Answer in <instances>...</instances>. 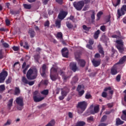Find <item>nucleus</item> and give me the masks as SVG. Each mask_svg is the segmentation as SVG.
I'll return each instance as SVG.
<instances>
[{
  "mask_svg": "<svg viewBox=\"0 0 126 126\" xmlns=\"http://www.w3.org/2000/svg\"><path fill=\"white\" fill-rule=\"evenodd\" d=\"M38 76V70L35 67L29 69L27 73L28 79H36Z\"/></svg>",
  "mask_w": 126,
  "mask_h": 126,
  "instance_id": "1",
  "label": "nucleus"
},
{
  "mask_svg": "<svg viewBox=\"0 0 126 126\" xmlns=\"http://www.w3.org/2000/svg\"><path fill=\"white\" fill-rule=\"evenodd\" d=\"M87 106H88V104L85 101L79 102L76 106L78 114H82L86 110Z\"/></svg>",
  "mask_w": 126,
  "mask_h": 126,
  "instance_id": "2",
  "label": "nucleus"
},
{
  "mask_svg": "<svg viewBox=\"0 0 126 126\" xmlns=\"http://www.w3.org/2000/svg\"><path fill=\"white\" fill-rule=\"evenodd\" d=\"M32 98L36 103L41 102L45 99V97L41 96V94L39 93V91H35L32 93Z\"/></svg>",
  "mask_w": 126,
  "mask_h": 126,
  "instance_id": "3",
  "label": "nucleus"
},
{
  "mask_svg": "<svg viewBox=\"0 0 126 126\" xmlns=\"http://www.w3.org/2000/svg\"><path fill=\"white\" fill-rule=\"evenodd\" d=\"M73 5L76 10L80 11V10L83 8V6H84V1L81 0L78 1H74Z\"/></svg>",
  "mask_w": 126,
  "mask_h": 126,
  "instance_id": "4",
  "label": "nucleus"
},
{
  "mask_svg": "<svg viewBox=\"0 0 126 126\" xmlns=\"http://www.w3.org/2000/svg\"><path fill=\"white\" fill-rule=\"evenodd\" d=\"M61 90V96L59 97V99L60 100V101H63L66 96L67 95V94H68L69 90H68V89L67 88H64L63 89L62 88Z\"/></svg>",
  "mask_w": 126,
  "mask_h": 126,
  "instance_id": "5",
  "label": "nucleus"
},
{
  "mask_svg": "<svg viewBox=\"0 0 126 126\" xmlns=\"http://www.w3.org/2000/svg\"><path fill=\"white\" fill-rule=\"evenodd\" d=\"M126 11V5H123L121 8L118 9L117 10V14L118 15V18H120V16H123V15H125Z\"/></svg>",
  "mask_w": 126,
  "mask_h": 126,
  "instance_id": "6",
  "label": "nucleus"
},
{
  "mask_svg": "<svg viewBox=\"0 0 126 126\" xmlns=\"http://www.w3.org/2000/svg\"><path fill=\"white\" fill-rule=\"evenodd\" d=\"M70 69L72 70L73 72H75L77 71V70H79L78 67H77V63L75 62L71 63L69 65Z\"/></svg>",
  "mask_w": 126,
  "mask_h": 126,
  "instance_id": "7",
  "label": "nucleus"
},
{
  "mask_svg": "<svg viewBox=\"0 0 126 126\" xmlns=\"http://www.w3.org/2000/svg\"><path fill=\"white\" fill-rule=\"evenodd\" d=\"M66 15H67V12L63 10L61 11L58 15V18L61 20H63V19H64V18H65Z\"/></svg>",
  "mask_w": 126,
  "mask_h": 126,
  "instance_id": "8",
  "label": "nucleus"
},
{
  "mask_svg": "<svg viewBox=\"0 0 126 126\" xmlns=\"http://www.w3.org/2000/svg\"><path fill=\"white\" fill-rule=\"evenodd\" d=\"M16 103L20 106V107H23L24 106V102L23 101V98L22 97H17L16 99Z\"/></svg>",
  "mask_w": 126,
  "mask_h": 126,
  "instance_id": "9",
  "label": "nucleus"
},
{
  "mask_svg": "<svg viewBox=\"0 0 126 126\" xmlns=\"http://www.w3.org/2000/svg\"><path fill=\"white\" fill-rule=\"evenodd\" d=\"M92 62L94 67H98L101 64V59L96 60L93 59Z\"/></svg>",
  "mask_w": 126,
  "mask_h": 126,
  "instance_id": "10",
  "label": "nucleus"
},
{
  "mask_svg": "<svg viewBox=\"0 0 126 126\" xmlns=\"http://www.w3.org/2000/svg\"><path fill=\"white\" fill-rule=\"evenodd\" d=\"M62 54L63 57V58H68V49H67V48L64 47L63 48L62 51Z\"/></svg>",
  "mask_w": 126,
  "mask_h": 126,
  "instance_id": "11",
  "label": "nucleus"
},
{
  "mask_svg": "<svg viewBox=\"0 0 126 126\" xmlns=\"http://www.w3.org/2000/svg\"><path fill=\"white\" fill-rule=\"evenodd\" d=\"M8 75V73L7 71L3 70L1 73H0V79H5Z\"/></svg>",
  "mask_w": 126,
  "mask_h": 126,
  "instance_id": "12",
  "label": "nucleus"
},
{
  "mask_svg": "<svg viewBox=\"0 0 126 126\" xmlns=\"http://www.w3.org/2000/svg\"><path fill=\"white\" fill-rule=\"evenodd\" d=\"M57 72V69L55 67H52L51 69V74H50V78L51 79H60L61 78L58 77L53 74H52V72Z\"/></svg>",
  "mask_w": 126,
  "mask_h": 126,
  "instance_id": "13",
  "label": "nucleus"
},
{
  "mask_svg": "<svg viewBox=\"0 0 126 126\" xmlns=\"http://www.w3.org/2000/svg\"><path fill=\"white\" fill-rule=\"evenodd\" d=\"M42 72H40V74L42 77H46V70H47V65L45 64H43L42 67Z\"/></svg>",
  "mask_w": 126,
  "mask_h": 126,
  "instance_id": "14",
  "label": "nucleus"
},
{
  "mask_svg": "<svg viewBox=\"0 0 126 126\" xmlns=\"http://www.w3.org/2000/svg\"><path fill=\"white\" fill-rule=\"evenodd\" d=\"M126 62V56H124L122 58H121L120 60L119 61L116 63L115 64L116 65L118 66L119 64H124Z\"/></svg>",
  "mask_w": 126,
  "mask_h": 126,
  "instance_id": "15",
  "label": "nucleus"
},
{
  "mask_svg": "<svg viewBox=\"0 0 126 126\" xmlns=\"http://www.w3.org/2000/svg\"><path fill=\"white\" fill-rule=\"evenodd\" d=\"M118 67V65L116 64L113 66V67L111 69V73L112 75H116L118 73V71L117 70Z\"/></svg>",
  "mask_w": 126,
  "mask_h": 126,
  "instance_id": "16",
  "label": "nucleus"
},
{
  "mask_svg": "<svg viewBox=\"0 0 126 126\" xmlns=\"http://www.w3.org/2000/svg\"><path fill=\"white\" fill-rule=\"evenodd\" d=\"M28 34L30 35L31 38H34L36 35V32L35 31L32 29H30L28 31Z\"/></svg>",
  "mask_w": 126,
  "mask_h": 126,
  "instance_id": "17",
  "label": "nucleus"
},
{
  "mask_svg": "<svg viewBox=\"0 0 126 126\" xmlns=\"http://www.w3.org/2000/svg\"><path fill=\"white\" fill-rule=\"evenodd\" d=\"M78 64H79L81 67H84L86 64V62H85L84 60L80 59L78 60Z\"/></svg>",
  "mask_w": 126,
  "mask_h": 126,
  "instance_id": "18",
  "label": "nucleus"
},
{
  "mask_svg": "<svg viewBox=\"0 0 126 126\" xmlns=\"http://www.w3.org/2000/svg\"><path fill=\"white\" fill-rule=\"evenodd\" d=\"M99 105L95 106L94 108V110L91 111V114L92 115H94V114H96L97 113L99 112Z\"/></svg>",
  "mask_w": 126,
  "mask_h": 126,
  "instance_id": "19",
  "label": "nucleus"
},
{
  "mask_svg": "<svg viewBox=\"0 0 126 126\" xmlns=\"http://www.w3.org/2000/svg\"><path fill=\"white\" fill-rule=\"evenodd\" d=\"M13 104V98H11L9 100L8 102L7 103V108L8 110L11 109V107Z\"/></svg>",
  "mask_w": 126,
  "mask_h": 126,
  "instance_id": "20",
  "label": "nucleus"
},
{
  "mask_svg": "<svg viewBox=\"0 0 126 126\" xmlns=\"http://www.w3.org/2000/svg\"><path fill=\"white\" fill-rule=\"evenodd\" d=\"M98 52L99 54H101V55L103 56V57H104L105 52H104V50L103 49V47H102V46L98 45Z\"/></svg>",
  "mask_w": 126,
  "mask_h": 126,
  "instance_id": "21",
  "label": "nucleus"
},
{
  "mask_svg": "<svg viewBox=\"0 0 126 126\" xmlns=\"http://www.w3.org/2000/svg\"><path fill=\"white\" fill-rule=\"evenodd\" d=\"M117 48L118 51L120 52V53H121V54L124 53V45H117Z\"/></svg>",
  "mask_w": 126,
  "mask_h": 126,
  "instance_id": "22",
  "label": "nucleus"
},
{
  "mask_svg": "<svg viewBox=\"0 0 126 126\" xmlns=\"http://www.w3.org/2000/svg\"><path fill=\"white\" fill-rule=\"evenodd\" d=\"M122 113L123 114L121 116V119H122L123 121H125V122H126V110H123Z\"/></svg>",
  "mask_w": 126,
  "mask_h": 126,
  "instance_id": "23",
  "label": "nucleus"
},
{
  "mask_svg": "<svg viewBox=\"0 0 126 126\" xmlns=\"http://www.w3.org/2000/svg\"><path fill=\"white\" fill-rule=\"evenodd\" d=\"M124 123H125V122L121 120L119 118L116 119V124L117 126H121V125H123Z\"/></svg>",
  "mask_w": 126,
  "mask_h": 126,
  "instance_id": "24",
  "label": "nucleus"
},
{
  "mask_svg": "<svg viewBox=\"0 0 126 126\" xmlns=\"http://www.w3.org/2000/svg\"><path fill=\"white\" fill-rule=\"evenodd\" d=\"M100 34V30H98L96 32H95L94 34V39H98L99 37V35Z\"/></svg>",
  "mask_w": 126,
  "mask_h": 126,
  "instance_id": "25",
  "label": "nucleus"
},
{
  "mask_svg": "<svg viewBox=\"0 0 126 126\" xmlns=\"http://www.w3.org/2000/svg\"><path fill=\"white\" fill-rule=\"evenodd\" d=\"M56 125V121L55 120L53 119L49 122V123L45 126H54Z\"/></svg>",
  "mask_w": 126,
  "mask_h": 126,
  "instance_id": "26",
  "label": "nucleus"
},
{
  "mask_svg": "<svg viewBox=\"0 0 126 126\" xmlns=\"http://www.w3.org/2000/svg\"><path fill=\"white\" fill-rule=\"evenodd\" d=\"M20 94V89L19 87L15 88L14 95H19Z\"/></svg>",
  "mask_w": 126,
  "mask_h": 126,
  "instance_id": "27",
  "label": "nucleus"
},
{
  "mask_svg": "<svg viewBox=\"0 0 126 126\" xmlns=\"http://www.w3.org/2000/svg\"><path fill=\"white\" fill-rule=\"evenodd\" d=\"M23 6L25 9H31L32 5L28 4H23Z\"/></svg>",
  "mask_w": 126,
  "mask_h": 126,
  "instance_id": "28",
  "label": "nucleus"
},
{
  "mask_svg": "<svg viewBox=\"0 0 126 126\" xmlns=\"http://www.w3.org/2000/svg\"><path fill=\"white\" fill-rule=\"evenodd\" d=\"M40 54H36L34 56V59L37 63L39 62V60H40Z\"/></svg>",
  "mask_w": 126,
  "mask_h": 126,
  "instance_id": "29",
  "label": "nucleus"
},
{
  "mask_svg": "<svg viewBox=\"0 0 126 126\" xmlns=\"http://www.w3.org/2000/svg\"><path fill=\"white\" fill-rule=\"evenodd\" d=\"M41 94L47 96V95L49 94V90H44L41 92Z\"/></svg>",
  "mask_w": 126,
  "mask_h": 126,
  "instance_id": "30",
  "label": "nucleus"
},
{
  "mask_svg": "<svg viewBox=\"0 0 126 126\" xmlns=\"http://www.w3.org/2000/svg\"><path fill=\"white\" fill-rule=\"evenodd\" d=\"M102 15H103V12L102 11H99L97 13V19L96 20H100V18H101V16H102Z\"/></svg>",
  "mask_w": 126,
  "mask_h": 126,
  "instance_id": "31",
  "label": "nucleus"
},
{
  "mask_svg": "<svg viewBox=\"0 0 126 126\" xmlns=\"http://www.w3.org/2000/svg\"><path fill=\"white\" fill-rule=\"evenodd\" d=\"M66 25L67 28H68L69 29H71V28L73 27V26L72 25V24H71V23H70L69 22H66Z\"/></svg>",
  "mask_w": 126,
  "mask_h": 126,
  "instance_id": "32",
  "label": "nucleus"
},
{
  "mask_svg": "<svg viewBox=\"0 0 126 126\" xmlns=\"http://www.w3.org/2000/svg\"><path fill=\"white\" fill-rule=\"evenodd\" d=\"M5 90V86L4 85H0V93H2Z\"/></svg>",
  "mask_w": 126,
  "mask_h": 126,
  "instance_id": "33",
  "label": "nucleus"
},
{
  "mask_svg": "<svg viewBox=\"0 0 126 126\" xmlns=\"http://www.w3.org/2000/svg\"><path fill=\"white\" fill-rule=\"evenodd\" d=\"M48 80H45L44 81H42L41 82L38 84V87H40V85H41V84H43L44 85H48Z\"/></svg>",
  "mask_w": 126,
  "mask_h": 126,
  "instance_id": "34",
  "label": "nucleus"
},
{
  "mask_svg": "<svg viewBox=\"0 0 126 126\" xmlns=\"http://www.w3.org/2000/svg\"><path fill=\"white\" fill-rule=\"evenodd\" d=\"M80 55L81 54L79 53L76 52L75 53V57L77 61H79V60H80V59H80Z\"/></svg>",
  "mask_w": 126,
  "mask_h": 126,
  "instance_id": "35",
  "label": "nucleus"
},
{
  "mask_svg": "<svg viewBox=\"0 0 126 126\" xmlns=\"http://www.w3.org/2000/svg\"><path fill=\"white\" fill-rule=\"evenodd\" d=\"M107 118H108L107 115H104L103 116H102L100 120V122L104 123V122H106V121L107 120Z\"/></svg>",
  "mask_w": 126,
  "mask_h": 126,
  "instance_id": "36",
  "label": "nucleus"
},
{
  "mask_svg": "<svg viewBox=\"0 0 126 126\" xmlns=\"http://www.w3.org/2000/svg\"><path fill=\"white\" fill-rule=\"evenodd\" d=\"M121 3V0H117L116 3L115 4V3L112 2V4L114 7H117L118 5H119Z\"/></svg>",
  "mask_w": 126,
  "mask_h": 126,
  "instance_id": "37",
  "label": "nucleus"
},
{
  "mask_svg": "<svg viewBox=\"0 0 126 126\" xmlns=\"http://www.w3.org/2000/svg\"><path fill=\"white\" fill-rule=\"evenodd\" d=\"M87 121L88 123H90L91 122H93L94 121V118L93 116L89 117L87 118Z\"/></svg>",
  "mask_w": 126,
  "mask_h": 126,
  "instance_id": "38",
  "label": "nucleus"
},
{
  "mask_svg": "<svg viewBox=\"0 0 126 126\" xmlns=\"http://www.w3.org/2000/svg\"><path fill=\"white\" fill-rule=\"evenodd\" d=\"M56 27L58 28H61V21H56L55 22Z\"/></svg>",
  "mask_w": 126,
  "mask_h": 126,
  "instance_id": "39",
  "label": "nucleus"
},
{
  "mask_svg": "<svg viewBox=\"0 0 126 126\" xmlns=\"http://www.w3.org/2000/svg\"><path fill=\"white\" fill-rule=\"evenodd\" d=\"M92 97V96L91 95L90 93H87L86 94V95H85L86 99H91Z\"/></svg>",
  "mask_w": 126,
  "mask_h": 126,
  "instance_id": "40",
  "label": "nucleus"
},
{
  "mask_svg": "<svg viewBox=\"0 0 126 126\" xmlns=\"http://www.w3.org/2000/svg\"><path fill=\"white\" fill-rule=\"evenodd\" d=\"M23 48L26 49V50H29V45H28V42H25V45L23 46Z\"/></svg>",
  "mask_w": 126,
  "mask_h": 126,
  "instance_id": "41",
  "label": "nucleus"
},
{
  "mask_svg": "<svg viewBox=\"0 0 126 126\" xmlns=\"http://www.w3.org/2000/svg\"><path fill=\"white\" fill-rule=\"evenodd\" d=\"M84 88V86H83V85H79L77 88V92H78V91H80V90H81V89L82 88Z\"/></svg>",
  "mask_w": 126,
  "mask_h": 126,
  "instance_id": "42",
  "label": "nucleus"
},
{
  "mask_svg": "<svg viewBox=\"0 0 126 126\" xmlns=\"http://www.w3.org/2000/svg\"><path fill=\"white\" fill-rule=\"evenodd\" d=\"M78 95L80 97H81L83 94H84V93L85 91L84 90H82V91H79L78 92Z\"/></svg>",
  "mask_w": 126,
  "mask_h": 126,
  "instance_id": "43",
  "label": "nucleus"
},
{
  "mask_svg": "<svg viewBox=\"0 0 126 126\" xmlns=\"http://www.w3.org/2000/svg\"><path fill=\"white\" fill-rule=\"evenodd\" d=\"M83 29L84 30H85L86 31H89V30H90L91 28H90V27H88L87 26H86V25H83Z\"/></svg>",
  "mask_w": 126,
  "mask_h": 126,
  "instance_id": "44",
  "label": "nucleus"
},
{
  "mask_svg": "<svg viewBox=\"0 0 126 126\" xmlns=\"http://www.w3.org/2000/svg\"><path fill=\"white\" fill-rule=\"evenodd\" d=\"M92 14L91 15V19H92V20H94V19H95V11L94 10H92Z\"/></svg>",
  "mask_w": 126,
  "mask_h": 126,
  "instance_id": "45",
  "label": "nucleus"
},
{
  "mask_svg": "<svg viewBox=\"0 0 126 126\" xmlns=\"http://www.w3.org/2000/svg\"><path fill=\"white\" fill-rule=\"evenodd\" d=\"M11 125V120H8L6 123L4 124V126H10Z\"/></svg>",
  "mask_w": 126,
  "mask_h": 126,
  "instance_id": "46",
  "label": "nucleus"
},
{
  "mask_svg": "<svg viewBox=\"0 0 126 126\" xmlns=\"http://www.w3.org/2000/svg\"><path fill=\"white\" fill-rule=\"evenodd\" d=\"M55 1H56L57 3L60 4L61 5L63 3V0H55Z\"/></svg>",
  "mask_w": 126,
  "mask_h": 126,
  "instance_id": "47",
  "label": "nucleus"
},
{
  "mask_svg": "<svg viewBox=\"0 0 126 126\" xmlns=\"http://www.w3.org/2000/svg\"><path fill=\"white\" fill-rule=\"evenodd\" d=\"M116 43L118 45H124V42H123L122 40H116Z\"/></svg>",
  "mask_w": 126,
  "mask_h": 126,
  "instance_id": "48",
  "label": "nucleus"
},
{
  "mask_svg": "<svg viewBox=\"0 0 126 126\" xmlns=\"http://www.w3.org/2000/svg\"><path fill=\"white\" fill-rule=\"evenodd\" d=\"M57 37L59 39H62V38H63V33L62 32H58L57 33Z\"/></svg>",
  "mask_w": 126,
  "mask_h": 126,
  "instance_id": "49",
  "label": "nucleus"
},
{
  "mask_svg": "<svg viewBox=\"0 0 126 126\" xmlns=\"http://www.w3.org/2000/svg\"><path fill=\"white\" fill-rule=\"evenodd\" d=\"M10 13H11V14L12 15H13V14L16 15V14H18L19 12L17 11H13L12 10H10Z\"/></svg>",
  "mask_w": 126,
  "mask_h": 126,
  "instance_id": "50",
  "label": "nucleus"
},
{
  "mask_svg": "<svg viewBox=\"0 0 126 126\" xmlns=\"http://www.w3.org/2000/svg\"><path fill=\"white\" fill-rule=\"evenodd\" d=\"M100 30L102 31V32H105L106 31V26H101L100 27Z\"/></svg>",
  "mask_w": 126,
  "mask_h": 126,
  "instance_id": "51",
  "label": "nucleus"
},
{
  "mask_svg": "<svg viewBox=\"0 0 126 126\" xmlns=\"http://www.w3.org/2000/svg\"><path fill=\"white\" fill-rule=\"evenodd\" d=\"M12 49L15 52H17V51L19 50V47L15 46H13Z\"/></svg>",
  "mask_w": 126,
  "mask_h": 126,
  "instance_id": "52",
  "label": "nucleus"
},
{
  "mask_svg": "<svg viewBox=\"0 0 126 126\" xmlns=\"http://www.w3.org/2000/svg\"><path fill=\"white\" fill-rule=\"evenodd\" d=\"M45 27H49L50 26V22L49 21H47L44 23Z\"/></svg>",
  "mask_w": 126,
  "mask_h": 126,
  "instance_id": "53",
  "label": "nucleus"
},
{
  "mask_svg": "<svg viewBox=\"0 0 126 126\" xmlns=\"http://www.w3.org/2000/svg\"><path fill=\"white\" fill-rule=\"evenodd\" d=\"M2 46L4 48H9V45L6 42L2 43Z\"/></svg>",
  "mask_w": 126,
  "mask_h": 126,
  "instance_id": "54",
  "label": "nucleus"
},
{
  "mask_svg": "<svg viewBox=\"0 0 126 126\" xmlns=\"http://www.w3.org/2000/svg\"><path fill=\"white\" fill-rule=\"evenodd\" d=\"M3 59V55L2 54V49L0 50V60Z\"/></svg>",
  "mask_w": 126,
  "mask_h": 126,
  "instance_id": "55",
  "label": "nucleus"
},
{
  "mask_svg": "<svg viewBox=\"0 0 126 126\" xmlns=\"http://www.w3.org/2000/svg\"><path fill=\"white\" fill-rule=\"evenodd\" d=\"M108 90L111 91L112 90V88H111V87H106L104 89V91L105 92L108 91Z\"/></svg>",
  "mask_w": 126,
  "mask_h": 126,
  "instance_id": "56",
  "label": "nucleus"
},
{
  "mask_svg": "<svg viewBox=\"0 0 126 126\" xmlns=\"http://www.w3.org/2000/svg\"><path fill=\"white\" fill-rule=\"evenodd\" d=\"M5 23L7 26H9V25H10V21H9V20L8 19H6L5 20Z\"/></svg>",
  "mask_w": 126,
  "mask_h": 126,
  "instance_id": "57",
  "label": "nucleus"
},
{
  "mask_svg": "<svg viewBox=\"0 0 126 126\" xmlns=\"http://www.w3.org/2000/svg\"><path fill=\"white\" fill-rule=\"evenodd\" d=\"M22 82H23V83H24V84H28L29 82V81H28V80H27V79H22Z\"/></svg>",
  "mask_w": 126,
  "mask_h": 126,
  "instance_id": "58",
  "label": "nucleus"
},
{
  "mask_svg": "<svg viewBox=\"0 0 126 126\" xmlns=\"http://www.w3.org/2000/svg\"><path fill=\"white\" fill-rule=\"evenodd\" d=\"M88 8H89V5H86L84 8L83 9V10L84 11H86L87 9H88Z\"/></svg>",
  "mask_w": 126,
  "mask_h": 126,
  "instance_id": "59",
  "label": "nucleus"
},
{
  "mask_svg": "<svg viewBox=\"0 0 126 126\" xmlns=\"http://www.w3.org/2000/svg\"><path fill=\"white\" fill-rule=\"evenodd\" d=\"M86 47L87 48H88V49H89L90 50H92V49H93V48L92 47V45L91 44H87Z\"/></svg>",
  "mask_w": 126,
  "mask_h": 126,
  "instance_id": "60",
  "label": "nucleus"
},
{
  "mask_svg": "<svg viewBox=\"0 0 126 126\" xmlns=\"http://www.w3.org/2000/svg\"><path fill=\"white\" fill-rule=\"evenodd\" d=\"M107 93L103 92L102 93V97H103L104 98H106L107 97Z\"/></svg>",
  "mask_w": 126,
  "mask_h": 126,
  "instance_id": "61",
  "label": "nucleus"
},
{
  "mask_svg": "<svg viewBox=\"0 0 126 126\" xmlns=\"http://www.w3.org/2000/svg\"><path fill=\"white\" fill-rule=\"evenodd\" d=\"M108 126V124L102 123L99 124L98 126Z\"/></svg>",
  "mask_w": 126,
  "mask_h": 126,
  "instance_id": "62",
  "label": "nucleus"
},
{
  "mask_svg": "<svg viewBox=\"0 0 126 126\" xmlns=\"http://www.w3.org/2000/svg\"><path fill=\"white\" fill-rule=\"evenodd\" d=\"M89 44H90V45H93V44H94V40L93 39H90L89 40Z\"/></svg>",
  "mask_w": 126,
  "mask_h": 126,
  "instance_id": "63",
  "label": "nucleus"
},
{
  "mask_svg": "<svg viewBox=\"0 0 126 126\" xmlns=\"http://www.w3.org/2000/svg\"><path fill=\"white\" fill-rule=\"evenodd\" d=\"M101 57V55H100L98 53H96L95 54V56H94V58L95 59H98L99 58Z\"/></svg>",
  "mask_w": 126,
  "mask_h": 126,
  "instance_id": "64",
  "label": "nucleus"
}]
</instances>
